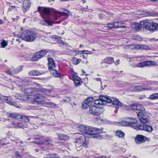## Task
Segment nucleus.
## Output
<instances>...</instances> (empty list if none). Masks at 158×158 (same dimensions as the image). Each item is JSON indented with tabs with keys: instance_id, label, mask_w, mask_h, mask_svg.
<instances>
[{
	"instance_id": "f257e3e1",
	"label": "nucleus",
	"mask_w": 158,
	"mask_h": 158,
	"mask_svg": "<svg viewBox=\"0 0 158 158\" xmlns=\"http://www.w3.org/2000/svg\"><path fill=\"white\" fill-rule=\"evenodd\" d=\"M20 90L23 92L26 95L16 94L15 97L18 99L22 100L27 101L31 102H36L40 105H46V106L54 107L56 106L54 103L51 102H47L44 100L46 98V97L50 95V90L49 89L44 88L39 89V92L37 94H34L32 92V89L29 88H21Z\"/></svg>"
},
{
	"instance_id": "f03ea898",
	"label": "nucleus",
	"mask_w": 158,
	"mask_h": 158,
	"mask_svg": "<svg viewBox=\"0 0 158 158\" xmlns=\"http://www.w3.org/2000/svg\"><path fill=\"white\" fill-rule=\"evenodd\" d=\"M43 18V20L40 21V24L45 26H52L55 24L60 23V21H55L63 14L68 15L66 13L61 12L56 10L52 8L39 7L38 8Z\"/></svg>"
},
{
	"instance_id": "7ed1b4c3",
	"label": "nucleus",
	"mask_w": 158,
	"mask_h": 158,
	"mask_svg": "<svg viewBox=\"0 0 158 158\" xmlns=\"http://www.w3.org/2000/svg\"><path fill=\"white\" fill-rule=\"evenodd\" d=\"M79 131L83 134L91 136V137L100 139L102 138V135H100L103 129L94 128L89 126L81 125L78 127Z\"/></svg>"
},
{
	"instance_id": "20e7f679",
	"label": "nucleus",
	"mask_w": 158,
	"mask_h": 158,
	"mask_svg": "<svg viewBox=\"0 0 158 158\" xmlns=\"http://www.w3.org/2000/svg\"><path fill=\"white\" fill-rule=\"evenodd\" d=\"M143 27L151 32L158 31V23L153 21H149L148 20L142 21Z\"/></svg>"
},
{
	"instance_id": "39448f33",
	"label": "nucleus",
	"mask_w": 158,
	"mask_h": 158,
	"mask_svg": "<svg viewBox=\"0 0 158 158\" xmlns=\"http://www.w3.org/2000/svg\"><path fill=\"white\" fill-rule=\"evenodd\" d=\"M37 36V35L35 33L28 30L24 31L21 35L22 39L27 42L34 41Z\"/></svg>"
},
{
	"instance_id": "423d86ee",
	"label": "nucleus",
	"mask_w": 158,
	"mask_h": 158,
	"mask_svg": "<svg viewBox=\"0 0 158 158\" xmlns=\"http://www.w3.org/2000/svg\"><path fill=\"white\" fill-rule=\"evenodd\" d=\"M100 98L108 103H111L113 106L116 108L121 107L123 105V104L117 99H113V100H112L108 96H102L100 97Z\"/></svg>"
},
{
	"instance_id": "0eeeda50",
	"label": "nucleus",
	"mask_w": 158,
	"mask_h": 158,
	"mask_svg": "<svg viewBox=\"0 0 158 158\" xmlns=\"http://www.w3.org/2000/svg\"><path fill=\"white\" fill-rule=\"evenodd\" d=\"M134 127V129L137 130H143L148 132H152L153 129L151 126L145 124H137V123Z\"/></svg>"
},
{
	"instance_id": "6e6552de",
	"label": "nucleus",
	"mask_w": 158,
	"mask_h": 158,
	"mask_svg": "<svg viewBox=\"0 0 158 158\" xmlns=\"http://www.w3.org/2000/svg\"><path fill=\"white\" fill-rule=\"evenodd\" d=\"M104 111V110L102 108H98L93 106L89 107V112L90 114L98 116L102 114Z\"/></svg>"
},
{
	"instance_id": "1a4fd4ad",
	"label": "nucleus",
	"mask_w": 158,
	"mask_h": 158,
	"mask_svg": "<svg viewBox=\"0 0 158 158\" xmlns=\"http://www.w3.org/2000/svg\"><path fill=\"white\" fill-rule=\"evenodd\" d=\"M48 52L47 50H42L36 52L33 56L32 60L33 61H36L44 57Z\"/></svg>"
},
{
	"instance_id": "9d476101",
	"label": "nucleus",
	"mask_w": 158,
	"mask_h": 158,
	"mask_svg": "<svg viewBox=\"0 0 158 158\" xmlns=\"http://www.w3.org/2000/svg\"><path fill=\"white\" fill-rule=\"evenodd\" d=\"M85 136L84 135H81L75 139V145L76 147L79 148L83 145L86 144Z\"/></svg>"
},
{
	"instance_id": "9b49d317",
	"label": "nucleus",
	"mask_w": 158,
	"mask_h": 158,
	"mask_svg": "<svg viewBox=\"0 0 158 158\" xmlns=\"http://www.w3.org/2000/svg\"><path fill=\"white\" fill-rule=\"evenodd\" d=\"M137 123V121L132 119V120L130 122L122 121L118 123V125L121 126H130L134 129L135 125Z\"/></svg>"
},
{
	"instance_id": "f8f14e48",
	"label": "nucleus",
	"mask_w": 158,
	"mask_h": 158,
	"mask_svg": "<svg viewBox=\"0 0 158 158\" xmlns=\"http://www.w3.org/2000/svg\"><path fill=\"white\" fill-rule=\"evenodd\" d=\"M149 139V138L141 135H137L135 138V142L138 144L143 143Z\"/></svg>"
},
{
	"instance_id": "ddd939ff",
	"label": "nucleus",
	"mask_w": 158,
	"mask_h": 158,
	"mask_svg": "<svg viewBox=\"0 0 158 158\" xmlns=\"http://www.w3.org/2000/svg\"><path fill=\"white\" fill-rule=\"evenodd\" d=\"M137 115L141 123H148V118L146 111L144 113H139Z\"/></svg>"
},
{
	"instance_id": "4468645a",
	"label": "nucleus",
	"mask_w": 158,
	"mask_h": 158,
	"mask_svg": "<svg viewBox=\"0 0 158 158\" xmlns=\"http://www.w3.org/2000/svg\"><path fill=\"white\" fill-rule=\"evenodd\" d=\"M93 99L92 98H88L82 103V107L84 109L88 108L93 104Z\"/></svg>"
},
{
	"instance_id": "2eb2a0df",
	"label": "nucleus",
	"mask_w": 158,
	"mask_h": 158,
	"mask_svg": "<svg viewBox=\"0 0 158 158\" xmlns=\"http://www.w3.org/2000/svg\"><path fill=\"white\" fill-rule=\"evenodd\" d=\"M22 69L21 67H19L15 69L13 67H11L10 68L6 70V72L9 74H16L19 72Z\"/></svg>"
},
{
	"instance_id": "dca6fc26",
	"label": "nucleus",
	"mask_w": 158,
	"mask_h": 158,
	"mask_svg": "<svg viewBox=\"0 0 158 158\" xmlns=\"http://www.w3.org/2000/svg\"><path fill=\"white\" fill-rule=\"evenodd\" d=\"M154 90V88L148 86H136V92L143 91H151Z\"/></svg>"
},
{
	"instance_id": "f3484780",
	"label": "nucleus",
	"mask_w": 158,
	"mask_h": 158,
	"mask_svg": "<svg viewBox=\"0 0 158 158\" xmlns=\"http://www.w3.org/2000/svg\"><path fill=\"white\" fill-rule=\"evenodd\" d=\"M20 115L15 113L10 114L8 116V120L11 122L17 121L20 119Z\"/></svg>"
},
{
	"instance_id": "a211bd4d",
	"label": "nucleus",
	"mask_w": 158,
	"mask_h": 158,
	"mask_svg": "<svg viewBox=\"0 0 158 158\" xmlns=\"http://www.w3.org/2000/svg\"><path fill=\"white\" fill-rule=\"evenodd\" d=\"M3 100L4 102L10 105L14 106L15 107H19L17 104L11 101V98L10 97L4 96L3 97Z\"/></svg>"
},
{
	"instance_id": "6ab92c4d",
	"label": "nucleus",
	"mask_w": 158,
	"mask_h": 158,
	"mask_svg": "<svg viewBox=\"0 0 158 158\" xmlns=\"http://www.w3.org/2000/svg\"><path fill=\"white\" fill-rule=\"evenodd\" d=\"M48 67L49 69L51 71L53 69L55 68V64L52 59L48 58Z\"/></svg>"
},
{
	"instance_id": "aec40b11",
	"label": "nucleus",
	"mask_w": 158,
	"mask_h": 158,
	"mask_svg": "<svg viewBox=\"0 0 158 158\" xmlns=\"http://www.w3.org/2000/svg\"><path fill=\"white\" fill-rule=\"evenodd\" d=\"M142 21H141L140 23H134L132 26V27L136 31H139L141 29L142 27H143V25L142 24Z\"/></svg>"
},
{
	"instance_id": "412c9836",
	"label": "nucleus",
	"mask_w": 158,
	"mask_h": 158,
	"mask_svg": "<svg viewBox=\"0 0 158 158\" xmlns=\"http://www.w3.org/2000/svg\"><path fill=\"white\" fill-rule=\"evenodd\" d=\"M12 124L15 127L22 128L23 127H26V125L23 124L21 122H19L17 121H12Z\"/></svg>"
},
{
	"instance_id": "4be33fe9",
	"label": "nucleus",
	"mask_w": 158,
	"mask_h": 158,
	"mask_svg": "<svg viewBox=\"0 0 158 158\" xmlns=\"http://www.w3.org/2000/svg\"><path fill=\"white\" fill-rule=\"evenodd\" d=\"M81 79L78 76H74L73 77V81L74 85L76 87H77L81 85Z\"/></svg>"
},
{
	"instance_id": "5701e85b",
	"label": "nucleus",
	"mask_w": 158,
	"mask_h": 158,
	"mask_svg": "<svg viewBox=\"0 0 158 158\" xmlns=\"http://www.w3.org/2000/svg\"><path fill=\"white\" fill-rule=\"evenodd\" d=\"M103 63L111 64L114 62V58L111 57H107L102 60Z\"/></svg>"
},
{
	"instance_id": "b1692460",
	"label": "nucleus",
	"mask_w": 158,
	"mask_h": 158,
	"mask_svg": "<svg viewBox=\"0 0 158 158\" xmlns=\"http://www.w3.org/2000/svg\"><path fill=\"white\" fill-rule=\"evenodd\" d=\"M114 27L115 28H125L126 27L123 24V23L120 22H116L113 23Z\"/></svg>"
},
{
	"instance_id": "393cba45",
	"label": "nucleus",
	"mask_w": 158,
	"mask_h": 158,
	"mask_svg": "<svg viewBox=\"0 0 158 158\" xmlns=\"http://www.w3.org/2000/svg\"><path fill=\"white\" fill-rule=\"evenodd\" d=\"M30 3L29 0H24L23 2L24 9H26V11L29 9L30 7Z\"/></svg>"
},
{
	"instance_id": "a878e982",
	"label": "nucleus",
	"mask_w": 158,
	"mask_h": 158,
	"mask_svg": "<svg viewBox=\"0 0 158 158\" xmlns=\"http://www.w3.org/2000/svg\"><path fill=\"white\" fill-rule=\"evenodd\" d=\"M58 139L59 140H68L69 139V137L67 135L64 134L58 133L57 134Z\"/></svg>"
},
{
	"instance_id": "bb28decb",
	"label": "nucleus",
	"mask_w": 158,
	"mask_h": 158,
	"mask_svg": "<svg viewBox=\"0 0 158 158\" xmlns=\"http://www.w3.org/2000/svg\"><path fill=\"white\" fill-rule=\"evenodd\" d=\"M144 66H156V63L155 61L151 60L144 61Z\"/></svg>"
},
{
	"instance_id": "cd10ccee",
	"label": "nucleus",
	"mask_w": 158,
	"mask_h": 158,
	"mask_svg": "<svg viewBox=\"0 0 158 158\" xmlns=\"http://www.w3.org/2000/svg\"><path fill=\"white\" fill-rule=\"evenodd\" d=\"M137 110L138 112H137V115L139 113H144L145 111V109L144 107L140 104H137Z\"/></svg>"
},
{
	"instance_id": "c85d7f7f",
	"label": "nucleus",
	"mask_w": 158,
	"mask_h": 158,
	"mask_svg": "<svg viewBox=\"0 0 158 158\" xmlns=\"http://www.w3.org/2000/svg\"><path fill=\"white\" fill-rule=\"evenodd\" d=\"M51 73L53 76L55 77H61V75L60 72L57 70L53 69L51 71Z\"/></svg>"
},
{
	"instance_id": "c756f323",
	"label": "nucleus",
	"mask_w": 158,
	"mask_h": 158,
	"mask_svg": "<svg viewBox=\"0 0 158 158\" xmlns=\"http://www.w3.org/2000/svg\"><path fill=\"white\" fill-rule=\"evenodd\" d=\"M135 48L138 49H143L144 50L149 49L148 47L147 46L144 45H136Z\"/></svg>"
},
{
	"instance_id": "7c9ffc66",
	"label": "nucleus",
	"mask_w": 158,
	"mask_h": 158,
	"mask_svg": "<svg viewBox=\"0 0 158 158\" xmlns=\"http://www.w3.org/2000/svg\"><path fill=\"white\" fill-rule=\"evenodd\" d=\"M29 74L31 76H38L40 74V72L36 70H33L29 72Z\"/></svg>"
},
{
	"instance_id": "2f4dec72",
	"label": "nucleus",
	"mask_w": 158,
	"mask_h": 158,
	"mask_svg": "<svg viewBox=\"0 0 158 158\" xmlns=\"http://www.w3.org/2000/svg\"><path fill=\"white\" fill-rule=\"evenodd\" d=\"M57 155L56 154H49L45 155L44 158H57Z\"/></svg>"
},
{
	"instance_id": "473e14b6",
	"label": "nucleus",
	"mask_w": 158,
	"mask_h": 158,
	"mask_svg": "<svg viewBox=\"0 0 158 158\" xmlns=\"http://www.w3.org/2000/svg\"><path fill=\"white\" fill-rule=\"evenodd\" d=\"M29 117H27L25 116H21L20 115V119L21 121L24 122H27L29 121Z\"/></svg>"
},
{
	"instance_id": "72a5a7b5",
	"label": "nucleus",
	"mask_w": 158,
	"mask_h": 158,
	"mask_svg": "<svg viewBox=\"0 0 158 158\" xmlns=\"http://www.w3.org/2000/svg\"><path fill=\"white\" fill-rule=\"evenodd\" d=\"M117 136L119 138H121L124 136L125 134L123 132L120 130H118L116 131Z\"/></svg>"
},
{
	"instance_id": "f704fd0d",
	"label": "nucleus",
	"mask_w": 158,
	"mask_h": 158,
	"mask_svg": "<svg viewBox=\"0 0 158 158\" xmlns=\"http://www.w3.org/2000/svg\"><path fill=\"white\" fill-rule=\"evenodd\" d=\"M102 96H100V97ZM100 99H97L95 100L94 101V103L96 105H102L103 104V102H106L102 100V99L100 98V97H99Z\"/></svg>"
},
{
	"instance_id": "c9c22d12",
	"label": "nucleus",
	"mask_w": 158,
	"mask_h": 158,
	"mask_svg": "<svg viewBox=\"0 0 158 158\" xmlns=\"http://www.w3.org/2000/svg\"><path fill=\"white\" fill-rule=\"evenodd\" d=\"M149 98L152 100L158 99V93H154L151 95Z\"/></svg>"
},
{
	"instance_id": "e433bc0d",
	"label": "nucleus",
	"mask_w": 158,
	"mask_h": 158,
	"mask_svg": "<svg viewBox=\"0 0 158 158\" xmlns=\"http://www.w3.org/2000/svg\"><path fill=\"white\" fill-rule=\"evenodd\" d=\"M81 59H80L73 58V64L75 65H77L79 63Z\"/></svg>"
},
{
	"instance_id": "4c0bfd02",
	"label": "nucleus",
	"mask_w": 158,
	"mask_h": 158,
	"mask_svg": "<svg viewBox=\"0 0 158 158\" xmlns=\"http://www.w3.org/2000/svg\"><path fill=\"white\" fill-rule=\"evenodd\" d=\"M8 42L4 40H3L1 42V47L2 48H5L6 47L8 44Z\"/></svg>"
},
{
	"instance_id": "58836bf2",
	"label": "nucleus",
	"mask_w": 158,
	"mask_h": 158,
	"mask_svg": "<svg viewBox=\"0 0 158 158\" xmlns=\"http://www.w3.org/2000/svg\"><path fill=\"white\" fill-rule=\"evenodd\" d=\"M71 100V98L69 97H65L63 100V102L64 103H68Z\"/></svg>"
},
{
	"instance_id": "ea45409f",
	"label": "nucleus",
	"mask_w": 158,
	"mask_h": 158,
	"mask_svg": "<svg viewBox=\"0 0 158 158\" xmlns=\"http://www.w3.org/2000/svg\"><path fill=\"white\" fill-rule=\"evenodd\" d=\"M144 14L146 16H152V14L149 11H143V12Z\"/></svg>"
},
{
	"instance_id": "a19ab883",
	"label": "nucleus",
	"mask_w": 158,
	"mask_h": 158,
	"mask_svg": "<svg viewBox=\"0 0 158 158\" xmlns=\"http://www.w3.org/2000/svg\"><path fill=\"white\" fill-rule=\"evenodd\" d=\"M130 90L132 91H136V86H130Z\"/></svg>"
},
{
	"instance_id": "79ce46f5",
	"label": "nucleus",
	"mask_w": 158,
	"mask_h": 158,
	"mask_svg": "<svg viewBox=\"0 0 158 158\" xmlns=\"http://www.w3.org/2000/svg\"><path fill=\"white\" fill-rule=\"evenodd\" d=\"M107 27L108 28H111L114 27L113 23H110L107 24Z\"/></svg>"
},
{
	"instance_id": "37998d69",
	"label": "nucleus",
	"mask_w": 158,
	"mask_h": 158,
	"mask_svg": "<svg viewBox=\"0 0 158 158\" xmlns=\"http://www.w3.org/2000/svg\"><path fill=\"white\" fill-rule=\"evenodd\" d=\"M144 67V61L141 62L137 64V67Z\"/></svg>"
},
{
	"instance_id": "c03bdc74",
	"label": "nucleus",
	"mask_w": 158,
	"mask_h": 158,
	"mask_svg": "<svg viewBox=\"0 0 158 158\" xmlns=\"http://www.w3.org/2000/svg\"><path fill=\"white\" fill-rule=\"evenodd\" d=\"M44 143L46 145L50 144V140L48 139H44Z\"/></svg>"
},
{
	"instance_id": "a18cd8bd",
	"label": "nucleus",
	"mask_w": 158,
	"mask_h": 158,
	"mask_svg": "<svg viewBox=\"0 0 158 158\" xmlns=\"http://www.w3.org/2000/svg\"><path fill=\"white\" fill-rule=\"evenodd\" d=\"M23 82L24 84L28 85L29 83V81L28 79H25L23 80Z\"/></svg>"
},
{
	"instance_id": "49530a36",
	"label": "nucleus",
	"mask_w": 158,
	"mask_h": 158,
	"mask_svg": "<svg viewBox=\"0 0 158 158\" xmlns=\"http://www.w3.org/2000/svg\"><path fill=\"white\" fill-rule=\"evenodd\" d=\"M131 66L133 67H137V64H135L134 63H132L130 64Z\"/></svg>"
},
{
	"instance_id": "de8ad7c7",
	"label": "nucleus",
	"mask_w": 158,
	"mask_h": 158,
	"mask_svg": "<svg viewBox=\"0 0 158 158\" xmlns=\"http://www.w3.org/2000/svg\"><path fill=\"white\" fill-rule=\"evenodd\" d=\"M137 104L133 105L132 106V108L133 110H137Z\"/></svg>"
},
{
	"instance_id": "09e8293b",
	"label": "nucleus",
	"mask_w": 158,
	"mask_h": 158,
	"mask_svg": "<svg viewBox=\"0 0 158 158\" xmlns=\"http://www.w3.org/2000/svg\"><path fill=\"white\" fill-rule=\"evenodd\" d=\"M89 52L88 51H85V50H83V51H77V53L79 54H82V53H84V52Z\"/></svg>"
},
{
	"instance_id": "8fccbe9b",
	"label": "nucleus",
	"mask_w": 158,
	"mask_h": 158,
	"mask_svg": "<svg viewBox=\"0 0 158 158\" xmlns=\"http://www.w3.org/2000/svg\"><path fill=\"white\" fill-rule=\"evenodd\" d=\"M106 86V85H103L102 82H101V90L103 89Z\"/></svg>"
},
{
	"instance_id": "3c124183",
	"label": "nucleus",
	"mask_w": 158,
	"mask_h": 158,
	"mask_svg": "<svg viewBox=\"0 0 158 158\" xmlns=\"http://www.w3.org/2000/svg\"><path fill=\"white\" fill-rule=\"evenodd\" d=\"M119 64H120V60H117L115 63V64L116 65H117Z\"/></svg>"
},
{
	"instance_id": "603ef678",
	"label": "nucleus",
	"mask_w": 158,
	"mask_h": 158,
	"mask_svg": "<svg viewBox=\"0 0 158 158\" xmlns=\"http://www.w3.org/2000/svg\"><path fill=\"white\" fill-rule=\"evenodd\" d=\"M15 155H16V156L17 157H21V156H20V154H19V153L18 152H16Z\"/></svg>"
},
{
	"instance_id": "864d4df0",
	"label": "nucleus",
	"mask_w": 158,
	"mask_h": 158,
	"mask_svg": "<svg viewBox=\"0 0 158 158\" xmlns=\"http://www.w3.org/2000/svg\"><path fill=\"white\" fill-rule=\"evenodd\" d=\"M146 98V96L145 95H144V96H140V97H139V100H141L143 98Z\"/></svg>"
},
{
	"instance_id": "5fc2aeb1",
	"label": "nucleus",
	"mask_w": 158,
	"mask_h": 158,
	"mask_svg": "<svg viewBox=\"0 0 158 158\" xmlns=\"http://www.w3.org/2000/svg\"><path fill=\"white\" fill-rule=\"evenodd\" d=\"M96 158H109V157H108L106 156H99L97 157Z\"/></svg>"
},
{
	"instance_id": "6e6d98bb",
	"label": "nucleus",
	"mask_w": 158,
	"mask_h": 158,
	"mask_svg": "<svg viewBox=\"0 0 158 158\" xmlns=\"http://www.w3.org/2000/svg\"><path fill=\"white\" fill-rule=\"evenodd\" d=\"M35 143L36 144H41V143H43L42 142H41V141H36V142H35Z\"/></svg>"
},
{
	"instance_id": "4d7b16f0",
	"label": "nucleus",
	"mask_w": 158,
	"mask_h": 158,
	"mask_svg": "<svg viewBox=\"0 0 158 158\" xmlns=\"http://www.w3.org/2000/svg\"><path fill=\"white\" fill-rule=\"evenodd\" d=\"M96 81H101V78H96L95 79Z\"/></svg>"
},
{
	"instance_id": "13d9d810",
	"label": "nucleus",
	"mask_w": 158,
	"mask_h": 158,
	"mask_svg": "<svg viewBox=\"0 0 158 158\" xmlns=\"http://www.w3.org/2000/svg\"><path fill=\"white\" fill-rule=\"evenodd\" d=\"M88 51L89 52H84V53H83L85 54H90L91 53H90L89 51Z\"/></svg>"
},
{
	"instance_id": "bf43d9fd",
	"label": "nucleus",
	"mask_w": 158,
	"mask_h": 158,
	"mask_svg": "<svg viewBox=\"0 0 158 158\" xmlns=\"http://www.w3.org/2000/svg\"><path fill=\"white\" fill-rule=\"evenodd\" d=\"M16 41L19 42L20 43V39H16Z\"/></svg>"
},
{
	"instance_id": "052dcab7",
	"label": "nucleus",
	"mask_w": 158,
	"mask_h": 158,
	"mask_svg": "<svg viewBox=\"0 0 158 158\" xmlns=\"http://www.w3.org/2000/svg\"><path fill=\"white\" fill-rule=\"evenodd\" d=\"M3 22L2 20L0 19V25L3 23Z\"/></svg>"
},
{
	"instance_id": "680f3d73",
	"label": "nucleus",
	"mask_w": 158,
	"mask_h": 158,
	"mask_svg": "<svg viewBox=\"0 0 158 158\" xmlns=\"http://www.w3.org/2000/svg\"><path fill=\"white\" fill-rule=\"evenodd\" d=\"M13 9L11 8V6L8 8V10L11 11Z\"/></svg>"
},
{
	"instance_id": "e2e57ef3",
	"label": "nucleus",
	"mask_w": 158,
	"mask_h": 158,
	"mask_svg": "<svg viewBox=\"0 0 158 158\" xmlns=\"http://www.w3.org/2000/svg\"><path fill=\"white\" fill-rule=\"evenodd\" d=\"M11 8H12L13 9L14 8H15L16 7L15 6H11Z\"/></svg>"
},
{
	"instance_id": "0e129e2a",
	"label": "nucleus",
	"mask_w": 158,
	"mask_h": 158,
	"mask_svg": "<svg viewBox=\"0 0 158 158\" xmlns=\"http://www.w3.org/2000/svg\"><path fill=\"white\" fill-rule=\"evenodd\" d=\"M81 2L83 3H84L85 2V0H81Z\"/></svg>"
},
{
	"instance_id": "69168bd1",
	"label": "nucleus",
	"mask_w": 158,
	"mask_h": 158,
	"mask_svg": "<svg viewBox=\"0 0 158 158\" xmlns=\"http://www.w3.org/2000/svg\"><path fill=\"white\" fill-rule=\"evenodd\" d=\"M66 157V158H73L72 157H71L70 156H67Z\"/></svg>"
},
{
	"instance_id": "338daca9",
	"label": "nucleus",
	"mask_w": 158,
	"mask_h": 158,
	"mask_svg": "<svg viewBox=\"0 0 158 158\" xmlns=\"http://www.w3.org/2000/svg\"><path fill=\"white\" fill-rule=\"evenodd\" d=\"M84 47V45H82V44L80 45V48H81V47Z\"/></svg>"
},
{
	"instance_id": "774afa93",
	"label": "nucleus",
	"mask_w": 158,
	"mask_h": 158,
	"mask_svg": "<svg viewBox=\"0 0 158 158\" xmlns=\"http://www.w3.org/2000/svg\"><path fill=\"white\" fill-rule=\"evenodd\" d=\"M118 109H116V110H115V111H114V112H115V113H117V112H118Z\"/></svg>"
}]
</instances>
